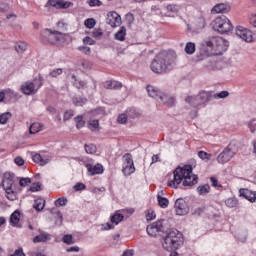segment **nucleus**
<instances>
[{
  "label": "nucleus",
  "instance_id": "052dcab7",
  "mask_svg": "<svg viewBox=\"0 0 256 256\" xmlns=\"http://www.w3.org/2000/svg\"><path fill=\"white\" fill-rule=\"evenodd\" d=\"M85 188V184L81 182H78L76 185H74L75 191H84Z\"/></svg>",
  "mask_w": 256,
  "mask_h": 256
},
{
  "label": "nucleus",
  "instance_id": "603ef678",
  "mask_svg": "<svg viewBox=\"0 0 256 256\" xmlns=\"http://www.w3.org/2000/svg\"><path fill=\"white\" fill-rule=\"evenodd\" d=\"M88 5L90 7H101V5H103V3H101L100 0H89Z\"/></svg>",
  "mask_w": 256,
  "mask_h": 256
},
{
  "label": "nucleus",
  "instance_id": "338daca9",
  "mask_svg": "<svg viewBox=\"0 0 256 256\" xmlns=\"http://www.w3.org/2000/svg\"><path fill=\"white\" fill-rule=\"evenodd\" d=\"M126 20L129 23V25H133V21H135V17L133 14L129 13L126 15Z\"/></svg>",
  "mask_w": 256,
  "mask_h": 256
},
{
  "label": "nucleus",
  "instance_id": "37998d69",
  "mask_svg": "<svg viewBox=\"0 0 256 256\" xmlns=\"http://www.w3.org/2000/svg\"><path fill=\"white\" fill-rule=\"evenodd\" d=\"M59 75H63V69L61 68L54 69L49 73V76L53 78L59 77Z\"/></svg>",
  "mask_w": 256,
  "mask_h": 256
},
{
  "label": "nucleus",
  "instance_id": "58836bf2",
  "mask_svg": "<svg viewBox=\"0 0 256 256\" xmlns=\"http://www.w3.org/2000/svg\"><path fill=\"white\" fill-rule=\"evenodd\" d=\"M85 151L86 153L93 155V153H97V146L94 144L85 145Z\"/></svg>",
  "mask_w": 256,
  "mask_h": 256
},
{
  "label": "nucleus",
  "instance_id": "3c124183",
  "mask_svg": "<svg viewBox=\"0 0 256 256\" xmlns=\"http://www.w3.org/2000/svg\"><path fill=\"white\" fill-rule=\"evenodd\" d=\"M198 157H200V159H207L209 161V159H211V154H209L205 151H199Z\"/></svg>",
  "mask_w": 256,
  "mask_h": 256
},
{
  "label": "nucleus",
  "instance_id": "5701e85b",
  "mask_svg": "<svg viewBox=\"0 0 256 256\" xmlns=\"http://www.w3.org/2000/svg\"><path fill=\"white\" fill-rule=\"evenodd\" d=\"M49 240H51V234L42 232L40 235L34 237L33 243H47Z\"/></svg>",
  "mask_w": 256,
  "mask_h": 256
},
{
  "label": "nucleus",
  "instance_id": "49530a36",
  "mask_svg": "<svg viewBox=\"0 0 256 256\" xmlns=\"http://www.w3.org/2000/svg\"><path fill=\"white\" fill-rule=\"evenodd\" d=\"M167 11L169 13H178L179 12V6L175 5V4H170L167 6Z\"/></svg>",
  "mask_w": 256,
  "mask_h": 256
},
{
  "label": "nucleus",
  "instance_id": "bf43d9fd",
  "mask_svg": "<svg viewBox=\"0 0 256 256\" xmlns=\"http://www.w3.org/2000/svg\"><path fill=\"white\" fill-rule=\"evenodd\" d=\"M73 117V110H67L64 113V121H69Z\"/></svg>",
  "mask_w": 256,
  "mask_h": 256
},
{
  "label": "nucleus",
  "instance_id": "864d4df0",
  "mask_svg": "<svg viewBox=\"0 0 256 256\" xmlns=\"http://www.w3.org/2000/svg\"><path fill=\"white\" fill-rule=\"evenodd\" d=\"M14 163H16L18 167H23V165H25V160L23 159V157L18 156L14 159Z\"/></svg>",
  "mask_w": 256,
  "mask_h": 256
},
{
  "label": "nucleus",
  "instance_id": "393cba45",
  "mask_svg": "<svg viewBox=\"0 0 256 256\" xmlns=\"http://www.w3.org/2000/svg\"><path fill=\"white\" fill-rule=\"evenodd\" d=\"M87 127H88V129H90V131H94V132L99 131V129H100L99 120L98 119H90L87 123Z\"/></svg>",
  "mask_w": 256,
  "mask_h": 256
},
{
  "label": "nucleus",
  "instance_id": "aec40b11",
  "mask_svg": "<svg viewBox=\"0 0 256 256\" xmlns=\"http://www.w3.org/2000/svg\"><path fill=\"white\" fill-rule=\"evenodd\" d=\"M32 160L34 161V163H37L38 165H41V167L47 165V163H49V161H51V158L49 157H43L41 156V154H32Z\"/></svg>",
  "mask_w": 256,
  "mask_h": 256
},
{
  "label": "nucleus",
  "instance_id": "4be33fe9",
  "mask_svg": "<svg viewBox=\"0 0 256 256\" xmlns=\"http://www.w3.org/2000/svg\"><path fill=\"white\" fill-rule=\"evenodd\" d=\"M147 92H148L149 97H152V99H160L161 95L163 94L155 86H147Z\"/></svg>",
  "mask_w": 256,
  "mask_h": 256
},
{
  "label": "nucleus",
  "instance_id": "1a4fd4ad",
  "mask_svg": "<svg viewBox=\"0 0 256 256\" xmlns=\"http://www.w3.org/2000/svg\"><path fill=\"white\" fill-rule=\"evenodd\" d=\"M42 37L47 41L48 43H51L52 45H59L63 39H65V34L51 30V29H45L41 32Z\"/></svg>",
  "mask_w": 256,
  "mask_h": 256
},
{
  "label": "nucleus",
  "instance_id": "2eb2a0df",
  "mask_svg": "<svg viewBox=\"0 0 256 256\" xmlns=\"http://www.w3.org/2000/svg\"><path fill=\"white\" fill-rule=\"evenodd\" d=\"M106 23L112 27H120L122 23L121 15L117 12H109L106 18Z\"/></svg>",
  "mask_w": 256,
  "mask_h": 256
},
{
  "label": "nucleus",
  "instance_id": "cd10ccee",
  "mask_svg": "<svg viewBox=\"0 0 256 256\" xmlns=\"http://www.w3.org/2000/svg\"><path fill=\"white\" fill-rule=\"evenodd\" d=\"M125 35H127V29L122 26L115 34V39H117V41H125Z\"/></svg>",
  "mask_w": 256,
  "mask_h": 256
},
{
  "label": "nucleus",
  "instance_id": "4c0bfd02",
  "mask_svg": "<svg viewBox=\"0 0 256 256\" xmlns=\"http://www.w3.org/2000/svg\"><path fill=\"white\" fill-rule=\"evenodd\" d=\"M75 119L76 127L78 129H83L85 127V120H83V116H77Z\"/></svg>",
  "mask_w": 256,
  "mask_h": 256
},
{
  "label": "nucleus",
  "instance_id": "7c9ffc66",
  "mask_svg": "<svg viewBox=\"0 0 256 256\" xmlns=\"http://www.w3.org/2000/svg\"><path fill=\"white\" fill-rule=\"evenodd\" d=\"M157 200H158V205L162 209H167L169 207V199H167L166 197L158 196Z\"/></svg>",
  "mask_w": 256,
  "mask_h": 256
},
{
  "label": "nucleus",
  "instance_id": "f257e3e1",
  "mask_svg": "<svg viewBox=\"0 0 256 256\" xmlns=\"http://www.w3.org/2000/svg\"><path fill=\"white\" fill-rule=\"evenodd\" d=\"M197 179L199 177L193 174V167L186 165L174 170L173 179L168 182V186L177 189L182 182L183 187H193V185H197Z\"/></svg>",
  "mask_w": 256,
  "mask_h": 256
},
{
  "label": "nucleus",
  "instance_id": "9b49d317",
  "mask_svg": "<svg viewBox=\"0 0 256 256\" xmlns=\"http://www.w3.org/2000/svg\"><path fill=\"white\" fill-rule=\"evenodd\" d=\"M43 86V83H39L38 85L34 82H24L21 85V91L24 95H35L39 89Z\"/></svg>",
  "mask_w": 256,
  "mask_h": 256
},
{
  "label": "nucleus",
  "instance_id": "79ce46f5",
  "mask_svg": "<svg viewBox=\"0 0 256 256\" xmlns=\"http://www.w3.org/2000/svg\"><path fill=\"white\" fill-rule=\"evenodd\" d=\"M95 24L96 22L93 18H88L84 22L85 27H87L88 29H93V27H95Z\"/></svg>",
  "mask_w": 256,
  "mask_h": 256
},
{
  "label": "nucleus",
  "instance_id": "423d86ee",
  "mask_svg": "<svg viewBox=\"0 0 256 256\" xmlns=\"http://www.w3.org/2000/svg\"><path fill=\"white\" fill-rule=\"evenodd\" d=\"M239 151V146L237 144L231 142L228 144V146L217 156L218 163H221V165H225V163H229L232 158L237 155V152Z\"/></svg>",
  "mask_w": 256,
  "mask_h": 256
},
{
  "label": "nucleus",
  "instance_id": "e2e57ef3",
  "mask_svg": "<svg viewBox=\"0 0 256 256\" xmlns=\"http://www.w3.org/2000/svg\"><path fill=\"white\" fill-rule=\"evenodd\" d=\"M9 256H25V253L23 252V248H18L14 251V254Z\"/></svg>",
  "mask_w": 256,
  "mask_h": 256
},
{
  "label": "nucleus",
  "instance_id": "9d476101",
  "mask_svg": "<svg viewBox=\"0 0 256 256\" xmlns=\"http://www.w3.org/2000/svg\"><path fill=\"white\" fill-rule=\"evenodd\" d=\"M123 173L126 176L132 175L135 173V164L133 162V157L131 154L127 153L123 156Z\"/></svg>",
  "mask_w": 256,
  "mask_h": 256
},
{
  "label": "nucleus",
  "instance_id": "f8f14e48",
  "mask_svg": "<svg viewBox=\"0 0 256 256\" xmlns=\"http://www.w3.org/2000/svg\"><path fill=\"white\" fill-rule=\"evenodd\" d=\"M236 35L246 43H252L253 41V32L243 26H238L236 28Z\"/></svg>",
  "mask_w": 256,
  "mask_h": 256
},
{
  "label": "nucleus",
  "instance_id": "f03ea898",
  "mask_svg": "<svg viewBox=\"0 0 256 256\" xmlns=\"http://www.w3.org/2000/svg\"><path fill=\"white\" fill-rule=\"evenodd\" d=\"M208 55H223L229 47V41L222 37H211L205 41Z\"/></svg>",
  "mask_w": 256,
  "mask_h": 256
},
{
  "label": "nucleus",
  "instance_id": "4468645a",
  "mask_svg": "<svg viewBox=\"0 0 256 256\" xmlns=\"http://www.w3.org/2000/svg\"><path fill=\"white\" fill-rule=\"evenodd\" d=\"M175 210L177 215H187L189 213V206H187V202L183 198H178L175 201Z\"/></svg>",
  "mask_w": 256,
  "mask_h": 256
},
{
  "label": "nucleus",
  "instance_id": "dca6fc26",
  "mask_svg": "<svg viewBox=\"0 0 256 256\" xmlns=\"http://www.w3.org/2000/svg\"><path fill=\"white\" fill-rule=\"evenodd\" d=\"M231 11V7L225 3L216 4L212 9V15H219V13H229Z\"/></svg>",
  "mask_w": 256,
  "mask_h": 256
},
{
  "label": "nucleus",
  "instance_id": "c9c22d12",
  "mask_svg": "<svg viewBox=\"0 0 256 256\" xmlns=\"http://www.w3.org/2000/svg\"><path fill=\"white\" fill-rule=\"evenodd\" d=\"M123 219H124V216L122 214H114L111 217V223H114V225H119V223H121Z\"/></svg>",
  "mask_w": 256,
  "mask_h": 256
},
{
  "label": "nucleus",
  "instance_id": "a878e982",
  "mask_svg": "<svg viewBox=\"0 0 256 256\" xmlns=\"http://www.w3.org/2000/svg\"><path fill=\"white\" fill-rule=\"evenodd\" d=\"M16 53L19 55H23L25 51H27V43L25 42H17L14 46Z\"/></svg>",
  "mask_w": 256,
  "mask_h": 256
},
{
  "label": "nucleus",
  "instance_id": "f3484780",
  "mask_svg": "<svg viewBox=\"0 0 256 256\" xmlns=\"http://www.w3.org/2000/svg\"><path fill=\"white\" fill-rule=\"evenodd\" d=\"M49 4L56 9H69L73 5V3L65 2V0H49Z\"/></svg>",
  "mask_w": 256,
  "mask_h": 256
},
{
  "label": "nucleus",
  "instance_id": "412c9836",
  "mask_svg": "<svg viewBox=\"0 0 256 256\" xmlns=\"http://www.w3.org/2000/svg\"><path fill=\"white\" fill-rule=\"evenodd\" d=\"M160 101L161 103H163L164 105H166V107H173L175 105V97L168 95V94H163L160 96Z\"/></svg>",
  "mask_w": 256,
  "mask_h": 256
},
{
  "label": "nucleus",
  "instance_id": "de8ad7c7",
  "mask_svg": "<svg viewBox=\"0 0 256 256\" xmlns=\"http://www.w3.org/2000/svg\"><path fill=\"white\" fill-rule=\"evenodd\" d=\"M78 51H80L84 55H91V48H89L87 46H79Z\"/></svg>",
  "mask_w": 256,
  "mask_h": 256
},
{
  "label": "nucleus",
  "instance_id": "bb28decb",
  "mask_svg": "<svg viewBox=\"0 0 256 256\" xmlns=\"http://www.w3.org/2000/svg\"><path fill=\"white\" fill-rule=\"evenodd\" d=\"M42 130H43V125L39 122L33 123L29 128L31 135H35L36 133H39V131H42Z\"/></svg>",
  "mask_w": 256,
  "mask_h": 256
},
{
  "label": "nucleus",
  "instance_id": "2f4dec72",
  "mask_svg": "<svg viewBox=\"0 0 256 256\" xmlns=\"http://www.w3.org/2000/svg\"><path fill=\"white\" fill-rule=\"evenodd\" d=\"M85 103H87L86 98H81L79 96H76V97L73 98V104L76 107H83V105H85Z\"/></svg>",
  "mask_w": 256,
  "mask_h": 256
},
{
  "label": "nucleus",
  "instance_id": "0eeeda50",
  "mask_svg": "<svg viewBox=\"0 0 256 256\" xmlns=\"http://www.w3.org/2000/svg\"><path fill=\"white\" fill-rule=\"evenodd\" d=\"M213 29L222 34L231 33L233 31V24L227 16H220L213 21Z\"/></svg>",
  "mask_w": 256,
  "mask_h": 256
},
{
  "label": "nucleus",
  "instance_id": "20e7f679",
  "mask_svg": "<svg viewBox=\"0 0 256 256\" xmlns=\"http://www.w3.org/2000/svg\"><path fill=\"white\" fill-rule=\"evenodd\" d=\"M181 237H183V234L179 232V230H171L162 242L164 249L166 251H173V249H178L179 244L181 243Z\"/></svg>",
  "mask_w": 256,
  "mask_h": 256
},
{
  "label": "nucleus",
  "instance_id": "6e6d98bb",
  "mask_svg": "<svg viewBox=\"0 0 256 256\" xmlns=\"http://www.w3.org/2000/svg\"><path fill=\"white\" fill-rule=\"evenodd\" d=\"M9 11V4L7 3H0V13H7Z\"/></svg>",
  "mask_w": 256,
  "mask_h": 256
},
{
  "label": "nucleus",
  "instance_id": "e433bc0d",
  "mask_svg": "<svg viewBox=\"0 0 256 256\" xmlns=\"http://www.w3.org/2000/svg\"><path fill=\"white\" fill-rule=\"evenodd\" d=\"M11 119V113L6 112L0 115V125H6L7 121Z\"/></svg>",
  "mask_w": 256,
  "mask_h": 256
},
{
  "label": "nucleus",
  "instance_id": "69168bd1",
  "mask_svg": "<svg viewBox=\"0 0 256 256\" xmlns=\"http://www.w3.org/2000/svg\"><path fill=\"white\" fill-rule=\"evenodd\" d=\"M103 32L101 31V29H96L93 31V37H95V39H99V37H102Z\"/></svg>",
  "mask_w": 256,
  "mask_h": 256
},
{
  "label": "nucleus",
  "instance_id": "4d7b16f0",
  "mask_svg": "<svg viewBox=\"0 0 256 256\" xmlns=\"http://www.w3.org/2000/svg\"><path fill=\"white\" fill-rule=\"evenodd\" d=\"M118 123H121L124 125V123H127V114H120L117 119Z\"/></svg>",
  "mask_w": 256,
  "mask_h": 256
},
{
  "label": "nucleus",
  "instance_id": "0e129e2a",
  "mask_svg": "<svg viewBox=\"0 0 256 256\" xmlns=\"http://www.w3.org/2000/svg\"><path fill=\"white\" fill-rule=\"evenodd\" d=\"M210 181L212 183V187H222L221 184H219V180H217L216 177H211Z\"/></svg>",
  "mask_w": 256,
  "mask_h": 256
},
{
  "label": "nucleus",
  "instance_id": "774afa93",
  "mask_svg": "<svg viewBox=\"0 0 256 256\" xmlns=\"http://www.w3.org/2000/svg\"><path fill=\"white\" fill-rule=\"evenodd\" d=\"M250 24L253 25V27L256 28V14H252L250 16Z\"/></svg>",
  "mask_w": 256,
  "mask_h": 256
},
{
  "label": "nucleus",
  "instance_id": "8fccbe9b",
  "mask_svg": "<svg viewBox=\"0 0 256 256\" xmlns=\"http://www.w3.org/2000/svg\"><path fill=\"white\" fill-rule=\"evenodd\" d=\"M30 191L32 193H35V191H41V183L37 182V183H33L30 187Z\"/></svg>",
  "mask_w": 256,
  "mask_h": 256
},
{
  "label": "nucleus",
  "instance_id": "680f3d73",
  "mask_svg": "<svg viewBox=\"0 0 256 256\" xmlns=\"http://www.w3.org/2000/svg\"><path fill=\"white\" fill-rule=\"evenodd\" d=\"M248 126H249V129H250L251 133H255V131H256V123H255V120H251V121L248 123Z\"/></svg>",
  "mask_w": 256,
  "mask_h": 256
},
{
  "label": "nucleus",
  "instance_id": "6ab92c4d",
  "mask_svg": "<svg viewBox=\"0 0 256 256\" xmlns=\"http://www.w3.org/2000/svg\"><path fill=\"white\" fill-rule=\"evenodd\" d=\"M240 197H244V199H247V201H250V203H255V191H250L249 189H240L239 190Z\"/></svg>",
  "mask_w": 256,
  "mask_h": 256
},
{
  "label": "nucleus",
  "instance_id": "ea45409f",
  "mask_svg": "<svg viewBox=\"0 0 256 256\" xmlns=\"http://www.w3.org/2000/svg\"><path fill=\"white\" fill-rule=\"evenodd\" d=\"M63 242L66 243V245H73V243H75V241L73 240V235L71 234L64 235Z\"/></svg>",
  "mask_w": 256,
  "mask_h": 256
},
{
  "label": "nucleus",
  "instance_id": "39448f33",
  "mask_svg": "<svg viewBox=\"0 0 256 256\" xmlns=\"http://www.w3.org/2000/svg\"><path fill=\"white\" fill-rule=\"evenodd\" d=\"M14 179H15V174L13 173L6 172L3 175L2 187L9 201H15L17 199V194L13 190V183H15Z\"/></svg>",
  "mask_w": 256,
  "mask_h": 256
},
{
  "label": "nucleus",
  "instance_id": "c756f323",
  "mask_svg": "<svg viewBox=\"0 0 256 256\" xmlns=\"http://www.w3.org/2000/svg\"><path fill=\"white\" fill-rule=\"evenodd\" d=\"M34 209H36V211H43V209H45V199L38 198L35 201Z\"/></svg>",
  "mask_w": 256,
  "mask_h": 256
},
{
  "label": "nucleus",
  "instance_id": "b1692460",
  "mask_svg": "<svg viewBox=\"0 0 256 256\" xmlns=\"http://www.w3.org/2000/svg\"><path fill=\"white\" fill-rule=\"evenodd\" d=\"M20 219H21V213H19V211L16 210L10 216V225H12V227H18Z\"/></svg>",
  "mask_w": 256,
  "mask_h": 256
},
{
  "label": "nucleus",
  "instance_id": "09e8293b",
  "mask_svg": "<svg viewBox=\"0 0 256 256\" xmlns=\"http://www.w3.org/2000/svg\"><path fill=\"white\" fill-rule=\"evenodd\" d=\"M228 95H229V91H222L218 94H214V99H226Z\"/></svg>",
  "mask_w": 256,
  "mask_h": 256
},
{
  "label": "nucleus",
  "instance_id": "ddd939ff",
  "mask_svg": "<svg viewBox=\"0 0 256 256\" xmlns=\"http://www.w3.org/2000/svg\"><path fill=\"white\" fill-rule=\"evenodd\" d=\"M146 231L150 237H157V233L163 231V220H158L148 225Z\"/></svg>",
  "mask_w": 256,
  "mask_h": 256
},
{
  "label": "nucleus",
  "instance_id": "72a5a7b5",
  "mask_svg": "<svg viewBox=\"0 0 256 256\" xmlns=\"http://www.w3.org/2000/svg\"><path fill=\"white\" fill-rule=\"evenodd\" d=\"M210 189H211V187L207 184L197 187V191H198L199 195H207V193H209Z\"/></svg>",
  "mask_w": 256,
  "mask_h": 256
},
{
  "label": "nucleus",
  "instance_id": "7ed1b4c3",
  "mask_svg": "<svg viewBox=\"0 0 256 256\" xmlns=\"http://www.w3.org/2000/svg\"><path fill=\"white\" fill-rule=\"evenodd\" d=\"M171 63H173V56L167 54V52H162L153 60L150 66L151 71H153V73H165Z\"/></svg>",
  "mask_w": 256,
  "mask_h": 256
},
{
  "label": "nucleus",
  "instance_id": "f704fd0d",
  "mask_svg": "<svg viewBox=\"0 0 256 256\" xmlns=\"http://www.w3.org/2000/svg\"><path fill=\"white\" fill-rule=\"evenodd\" d=\"M225 205L226 207H230V208L237 207V205H239V201L236 198H228L225 201Z\"/></svg>",
  "mask_w": 256,
  "mask_h": 256
},
{
  "label": "nucleus",
  "instance_id": "473e14b6",
  "mask_svg": "<svg viewBox=\"0 0 256 256\" xmlns=\"http://www.w3.org/2000/svg\"><path fill=\"white\" fill-rule=\"evenodd\" d=\"M185 53H187V55H193V53H195V43L187 42L185 46Z\"/></svg>",
  "mask_w": 256,
  "mask_h": 256
},
{
  "label": "nucleus",
  "instance_id": "a18cd8bd",
  "mask_svg": "<svg viewBox=\"0 0 256 256\" xmlns=\"http://www.w3.org/2000/svg\"><path fill=\"white\" fill-rule=\"evenodd\" d=\"M19 185L20 187H27V185H31V178H21Z\"/></svg>",
  "mask_w": 256,
  "mask_h": 256
},
{
  "label": "nucleus",
  "instance_id": "13d9d810",
  "mask_svg": "<svg viewBox=\"0 0 256 256\" xmlns=\"http://www.w3.org/2000/svg\"><path fill=\"white\" fill-rule=\"evenodd\" d=\"M83 43L84 45H94L95 41L91 39V37L86 36L85 38H83Z\"/></svg>",
  "mask_w": 256,
  "mask_h": 256
},
{
  "label": "nucleus",
  "instance_id": "c85d7f7f",
  "mask_svg": "<svg viewBox=\"0 0 256 256\" xmlns=\"http://www.w3.org/2000/svg\"><path fill=\"white\" fill-rule=\"evenodd\" d=\"M205 28V18H198L196 19V21L194 22V29L195 31H200V29H204Z\"/></svg>",
  "mask_w": 256,
  "mask_h": 256
},
{
  "label": "nucleus",
  "instance_id": "6e6552de",
  "mask_svg": "<svg viewBox=\"0 0 256 256\" xmlns=\"http://www.w3.org/2000/svg\"><path fill=\"white\" fill-rule=\"evenodd\" d=\"M185 101L191 107H199V105H205V103L211 101V92L202 91L196 96H187Z\"/></svg>",
  "mask_w": 256,
  "mask_h": 256
},
{
  "label": "nucleus",
  "instance_id": "a211bd4d",
  "mask_svg": "<svg viewBox=\"0 0 256 256\" xmlns=\"http://www.w3.org/2000/svg\"><path fill=\"white\" fill-rule=\"evenodd\" d=\"M86 168L90 175H101V173H103V165L101 164H86Z\"/></svg>",
  "mask_w": 256,
  "mask_h": 256
},
{
  "label": "nucleus",
  "instance_id": "c03bdc74",
  "mask_svg": "<svg viewBox=\"0 0 256 256\" xmlns=\"http://www.w3.org/2000/svg\"><path fill=\"white\" fill-rule=\"evenodd\" d=\"M72 79H74V85L75 87H77L78 89H83V87L85 86V82L81 81V80H77V78L75 77V75H72Z\"/></svg>",
  "mask_w": 256,
  "mask_h": 256
},
{
  "label": "nucleus",
  "instance_id": "a19ab883",
  "mask_svg": "<svg viewBox=\"0 0 256 256\" xmlns=\"http://www.w3.org/2000/svg\"><path fill=\"white\" fill-rule=\"evenodd\" d=\"M67 198L65 197H62V198H58L56 201H55V205L56 207H65V205H67Z\"/></svg>",
  "mask_w": 256,
  "mask_h": 256
},
{
  "label": "nucleus",
  "instance_id": "5fc2aeb1",
  "mask_svg": "<svg viewBox=\"0 0 256 256\" xmlns=\"http://www.w3.org/2000/svg\"><path fill=\"white\" fill-rule=\"evenodd\" d=\"M110 85H112V89H121V87H123V84H121V82L116 81V80H112V82H110Z\"/></svg>",
  "mask_w": 256,
  "mask_h": 256
}]
</instances>
